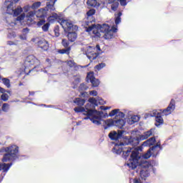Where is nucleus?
Listing matches in <instances>:
<instances>
[{"instance_id":"nucleus-60","label":"nucleus","mask_w":183,"mask_h":183,"mask_svg":"<svg viewBox=\"0 0 183 183\" xmlns=\"http://www.w3.org/2000/svg\"><path fill=\"white\" fill-rule=\"evenodd\" d=\"M31 71H34L33 69H29V72H31Z\"/></svg>"},{"instance_id":"nucleus-45","label":"nucleus","mask_w":183,"mask_h":183,"mask_svg":"<svg viewBox=\"0 0 183 183\" xmlns=\"http://www.w3.org/2000/svg\"><path fill=\"white\" fill-rule=\"evenodd\" d=\"M19 38L22 41H26V34L22 33V34L19 36Z\"/></svg>"},{"instance_id":"nucleus-57","label":"nucleus","mask_w":183,"mask_h":183,"mask_svg":"<svg viewBox=\"0 0 183 183\" xmlns=\"http://www.w3.org/2000/svg\"><path fill=\"white\" fill-rule=\"evenodd\" d=\"M56 19H54V18H51V21H49L50 22V24H54V22H55Z\"/></svg>"},{"instance_id":"nucleus-10","label":"nucleus","mask_w":183,"mask_h":183,"mask_svg":"<svg viewBox=\"0 0 183 183\" xmlns=\"http://www.w3.org/2000/svg\"><path fill=\"white\" fill-rule=\"evenodd\" d=\"M59 24L64 31H78V26L74 25L71 20L60 19Z\"/></svg>"},{"instance_id":"nucleus-34","label":"nucleus","mask_w":183,"mask_h":183,"mask_svg":"<svg viewBox=\"0 0 183 183\" xmlns=\"http://www.w3.org/2000/svg\"><path fill=\"white\" fill-rule=\"evenodd\" d=\"M1 109L4 112H8L9 111V104L6 103L3 104Z\"/></svg>"},{"instance_id":"nucleus-63","label":"nucleus","mask_w":183,"mask_h":183,"mask_svg":"<svg viewBox=\"0 0 183 183\" xmlns=\"http://www.w3.org/2000/svg\"><path fill=\"white\" fill-rule=\"evenodd\" d=\"M1 76H0V81H1Z\"/></svg>"},{"instance_id":"nucleus-27","label":"nucleus","mask_w":183,"mask_h":183,"mask_svg":"<svg viewBox=\"0 0 183 183\" xmlns=\"http://www.w3.org/2000/svg\"><path fill=\"white\" fill-rule=\"evenodd\" d=\"M52 18L54 19H59V15L56 13H51V15L48 17L49 22H52Z\"/></svg>"},{"instance_id":"nucleus-15","label":"nucleus","mask_w":183,"mask_h":183,"mask_svg":"<svg viewBox=\"0 0 183 183\" xmlns=\"http://www.w3.org/2000/svg\"><path fill=\"white\" fill-rule=\"evenodd\" d=\"M162 147H161L160 142H157L156 145L149 149V150H150L152 157H153V158H157V155H159V152L160 151H162Z\"/></svg>"},{"instance_id":"nucleus-61","label":"nucleus","mask_w":183,"mask_h":183,"mask_svg":"<svg viewBox=\"0 0 183 183\" xmlns=\"http://www.w3.org/2000/svg\"><path fill=\"white\" fill-rule=\"evenodd\" d=\"M86 66H84V68H86Z\"/></svg>"},{"instance_id":"nucleus-24","label":"nucleus","mask_w":183,"mask_h":183,"mask_svg":"<svg viewBox=\"0 0 183 183\" xmlns=\"http://www.w3.org/2000/svg\"><path fill=\"white\" fill-rule=\"evenodd\" d=\"M78 35L75 32H69L67 35L69 41L70 42H74L76 40Z\"/></svg>"},{"instance_id":"nucleus-19","label":"nucleus","mask_w":183,"mask_h":183,"mask_svg":"<svg viewBox=\"0 0 183 183\" xmlns=\"http://www.w3.org/2000/svg\"><path fill=\"white\" fill-rule=\"evenodd\" d=\"M139 121V116L138 115H133L131 117H129L127 119V123L129 125H133L135 122H138Z\"/></svg>"},{"instance_id":"nucleus-9","label":"nucleus","mask_w":183,"mask_h":183,"mask_svg":"<svg viewBox=\"0 0 183 183\" xmlns=\"http://www.w3.org/2000/svg\"><path fill=\"white\" fill-rule=\"evenodd\" d=\"M132 149L129 147H126L124 143H117L114 145V147L112 149V152L114 154H117L119 155L122 152H123V157L127 158L131 154Z\"/></svg>"},{"instance_id":"nucleus-55","label":"nucleus","mask_w":183,"mask_h":183,"mask_svg":"<svg viewBox=\"0 0 183 183\" xmlns=\"http://www.w3.org/2000/svg\"><path fill=\"white\" fill-rule=\"evenodd\" d=\"M0 92H1V94H5V90L4 89V88L0 87Z\"/></svg>"},{"instance_id":"nucleus-33","label":"nucleus","mask_w":183,"mask_h":183,"mask_svg":"<svg viewBox=\"0 0 183 183\" xmlns=\"http://www.w3.org/2000/svg\"><path fill=\"white\" fill-rule=\"evenodd\" d=\"M1 101H4V102H6L8 99H9V96L6 93H3L1 96Z\"/></svg>"},{"instance_id":"nucleus-37","label":"nucleus","mask_w":183,"mask_h":183,"mask_svg":"<svg viewBox=\"0 0 183 183\" xmlns=\"http://www.w3.org/2000/svg\"><path fill=\"white\" fill-rule=\"evenodd\" d=\"M15 36H16V34H15L14 31H10L7 35V38L9 39H12L13 38H15Z\"/></svg>"},{"instance_id":"nucleus-35","label":"nucleus","mask_w":183,"mask_h":183,"mask_svg":"<svg viewBox=\"0 0 183 183\" xmlns=\"http://www.w3.org/2000/svg\"><path fill=\"white\" fill-rule=\"evenodd\" d=\"M118 112H119V109H115L114 110H112L109 114V117H114V115L117 116Z\"/></svg>"},{"instance_id":"nucleus-1","label":"nucleus","mask_w":183,"mask_h":183,"mask_svg":"<svg viewBox=\"0 0 183 183\" xmlns=\"http://www.w3.org/2000/svg\"><path fill=\"white\" fill-rule=\"evenodd\" d=\"M151 157H152V154L150 149L143 154L142 157L139 156L138 151H133L132 152L130 159L127 164V167L130 169H135L137 167H139V169H141L140 177L134 179V183L145 182L147 178L149 177V172H151V169H152V165H151V163L147 161V159H149Z\"/></svg>"},{"instance_id":"nucleus-36","label":"nucleus","mask_w":183,"mask_h":183,"mask_svg":"<svg viewBox=\"0 0 183 183\" xmlns=\"http://www.w3.org/2000/svg\"><path fill=\"white\" fill-rule=\"evenodd\" d=\"M151 117H159L161 115V113L158 112V110H153L152 112L150 114Z\"/></svg>"},{"instance_id":"nucleus-28","label":"nucleus","mask_w":183,"mask_h":183,"mask_svg":"<svg viewBox=\"0 0 183 183\" xmlns=\"http://www.w3.org/2000/svg\"><path fill=\"white\" fill-rule=\"evenodd\" d=\"M70 51H71V47H67L66 49H62L59 50V54H66V55H69Z\"/></svg>"},{"instance_id":"nucleus-44","label":"nucleus","mask_w":183,"mask_h":183,"mask_svg":"<svg viewBox=\"0 0 183 183\" xmlns=\"http://www.w3.org/2000/svg\"><path fill=\"white\" fill-rule=\"evenodd\" d=\"M24 19H25V15L21 14V15L19 16L16 19L17 21H19V22H21V21H24Z\"/></svg>"},{"instance_id":"nucleus-11","label":"nucleus","mask_w":183,"mask_h":183,"mask_svg":"<svg viewBox=\"0 0 183 183\" xmlns=\"http://www.w3.org/2000/svg\"><path fill=\"white\" fill-rule=\"evenodd\" d=\"M32 65H39V60L35 57L34 55L28 56L24 61V70L26 71L29 66Z\"/></svg>"},{"instance_id":"nucleus-31","label":"nucleus","mask_w":183,"mask_h":183,"mask_svg":"<svg viewBox=\"0 0 183 183\" xmlns=\"http://www.w3.org/2000/svg\"><path fill=\"white\" fill-rule=\"evenodd\" d=\"M41 1H36L34 3H33V4L31 6V9H38V8H39V6H41Z\"/></svg>"},{"instance_id":"nucleus-46","label":"nucleus","mask_w":183,"mask_h":183,"mask_svg":"<svg viewBox=\"0 0 183 183\" xmlns=\"http://www.w3.org/2000/svg\"><path fill=\"white\" fill-rule=\"evenodd\" d=\"M138 144H139V140H138V139H134L132 145H134V147H137Z\"/></svg>"},{"instance_id":"nucleus-29","label":"nucleus","mask_w":183,"mask_h":183,"mask_svg":"<svg viewBox=\"0 0 183 183\" xmlns=\"http://www.w3.org/2000/svg\"><path fill=\"white\" fill-rule=\"evenodd\" d=\"M121 16H122V12H119L116 15V18H115V24H116V25H118V24H119L121 22Z\"/></svg>"},{"instance_id":"nucleus-12","label":"nucleus","mask_w":183,"mask_h":183,"mask_svg":"<svg viewBox=\"0 0 183 183\" xmlns=\"http://www.w3.org/2000/svg\"><path fill=\"white\" fill-rule=\"evenodd\" d=\"M105 1V4H111L112 11H117L118 9V6H119V3L122 6H127V0H107Z\"/></svg>"},{"instance_id":"nucleus-59","label":"nucleus","mask_w":183,"mask_h":183,"mask_svg":"<svg viewBox=\"0 0 183 183\" xmlns=\"http://www.w3.org/2000/svg\"><path fill=\"white\" fill-rule=\"evenodd\" d=\"M81 122H79L76 123V125H81Z\"/></svg>"},{"instance_id":"nucleus-43","label":"nucleus","mask_w":183,"mask_h":183,"mask_svg":"<svg viewBox=\"0 0 183 183\" xmlns=\"http://www.w3.org/2000/svg\"><path fill=\"white\" fill-rule=\"evenodd\" d=\"M67 65L70 66V68H74V66H75V62L72 60H70L67 62Z\"/></svg>"},{"instance_id":"nucleus-6","label":"nucleus","mask_w":183,"mask_h":183,"mask_svg":"<svg viewBox=\"0 0 183 183\" xmlns=\"http://www.w3.org/2000/svg\"><path fill=\"white\" fill-rule=\"evenodd\" d=\"M97 49L98 51H101V47L99 46V45H97L96 47L91 46L84 47L81 49V51L84 55L87 56L89 61H92L94 59H97V58L98 57V53L97 52Z\"/></svg>"},{"instance_id":"nucleus-58","label":"nucleus","mask_w":183,"mask_h":183,"mask_svg":"<svg viewBox=\"0 0 183 183\" xmlns=\"http://www.w3.org/2000/svg\"><path fill=\"white\" fill-rule=\"evenodd\" d=\"M34 92H29V95H34Z\"/></svg>"},{"instance_id":"nucleus-5","label":"nucleus","mask_w":183,"mask_h":183,"mask_svg":"<svg viewBox=\"0 0 183 183\" xmlns=\"http://www.w3.org/2000/svg\"><path fill=\"white\" fill-rule=\"evenodd\" d=\"M104 112H100V125L103 124L104 129H108L110 127H117V128L122 129L125 125V119H119L117 120L107 119L104 120Z\"/></svg>"},{"instance_id":"nucleus-2","label":"nucleus","mask_w":183,"mask_h":183,"mask_svg":"<svg viewBox=\"0 0 183 183\" xmlns=\"http://www.w3.org/2000/svg\"><path fill=\"white\" fill-rule=\"evenodd\" d=\"M99 104L104 105L105 102L99 97L97 99L90 97L89 103L85 105V108L79 106V107H75L74 110L76 112H82L83 115H86V117L84 119H90L94 125H101V112L95 109V107H98Z\"/></svg>"},{"instance_id":"nucleus-42","label":"nucleus","mask_w":183,"mask_h":183,"mask_svg":"<svg viewBox=\"0 0 183 183\" xmlns=\"http://www.w3.org/2000/svg\"><path fill=\"white\" fill-rule=\"evenodd\" d=\"M42 25H45V19H44L39 20L37 22V26H42Z\"/></svg>"},{"instance_id":"nucleus-25","label":"nucleus","mask_w":183,"mask_h":183,"mask_svg":"<svg viewBox=\"0 0 183 183\" xmlns=\"http://www.w3.org/2000/svg\"><path fill=\"white\" fill-rule=\"evenodd\" d=\"M35 15H36V11H29L26 14L27 21L32 22V18H34V16H35Z\"/></svg>"},{"instance_id":"nucleus-21","label":"nucleus","mask_w":183,"mask_h":183,"mask_svg":"<svg viewBox=\"0 0 183 183\" xmlns=\"http://www.w3.org/2000/svg\"><path fill=\"white\" fill-rule=\"evenodd\" d=\"M155 144V137L149 138L142 144V147H151Z\"/></svg>"},{"instance_id":"nucleus-8","label":"nucleus","mask_w":183,"mask_h":183,"mask_svg":"<svg viewBox=\"0 0 183 183\" xmlns=\"http://www.w3.org/2000/svg\"><path fill=\"white\" fill-rule=\"evenodd\" d=\"M31 9V7L29 4H27L24 6V7L22 9V7L19 6L16 9H14V4L10 3L7 6V9H6V14H9V15H13V16H18L19 14L22 12H29V10Z\"/></svg>"},{"instance_id":"nucleus-18","label":"nucleus","mask_w":183,"mask_h":183,"mask_svg":"<svg viewBox=\"0 0 183 183\" xmlns=\"http://www.w3.org/2000/svg\"><path fill=\"white\" fill-rule=\"evenodd\" d=\"M122 134H124V131H120V133H117V132H112L109 134V137L113 141H118V139L122 137Z\"/></svg>"},{"instance_id":"nucleus-38","label":"nucleus","mask_w":183,"mask_h":183,"mask_svg":"<svg viewBox=\"0 0 183 183\" xmlns=\"http://www.w3.org/2000/svg\"><path fill=\"white\" fill-rule=\"evenodd\" d=\"M61 44L64 48H69V42L66 39H62Z\"/></svg>"},{"instance_id":"nucleus-32","label":"nucleus","mask_w":183,"mask_h":183,"mask_svg":"<svg viewBox=\"0 0 183 183\" xmlns=\"http://www.w3.org/2000/svg\"><path fill=\"white\" fill-rule=\"evenodd\" d=\"M49 26H51V24L46 23L42 26L41 29L44 32H48L49 31Z\"/></svg>"},{"instance_id":"nucleus-23","label":"nucleus","mask_w":183,"mask_h":183,"mask_svg":"<svg viewBox=\"0 0 183 183\" xmlns=\"http://www.w3.org/2000/svg\"><path fill=\"white\" fill-rule=\"evenodd\" d=\"M74 104H76L78 107H83L85 104V99L81 98H76L73 101Z\"/></svg>"},{"instance_id":"nucleus-20","label":"nucleus","mask_w":183,"mask_h":183,"mask_svg":"<svg viewBox=\"0 0 183 183\" xmlns=\"http://www.w3.org/2000/svg\"><path fill=\"white\" fill-rule=\"evenodd\" d=\"M152 134H154V129H151L140 136V140L144 141V139H147V138H149Z\"/></svg>"},{"instance_id":"nucleus-49","label":"nucleus","mask_w":183,"mask_h":183,"mask_svg":"<svg viewBox=\"0 0 183 183\" xmlns=\"http://www.w3.org/2000/svg\"><path fill=\"white\" fill-rule=\"evenodd\" d=\"M100 109L102 111H107V109H111L110 107L101 106Z\"/></svg>"},{"instance_id":"nucleus-51","label":"nucleus","mask_w":183,"mask_h":183,"mask_svg":"<svg viewBox=\"0 0 183 183\" xmlns=\"http://www.w3.org/2000/svg\"><path fill=\"white\" fill-rule=\"evenodd\" d=\"M97 91L93 90L90 92V95H92V97H97Z\"/></svg>"},{"instance_id":"nucleus-64","label":"nucleus","mask_w":183,"mask_h":183,"mask_svg":"<svg viewBox=\"0 0 183 183\" xmlns=\"http://www.w3.org/2000/svg\"><path fill=\"white\" fill-rule=\"evenodd\" d=\"M34 68H36V66H35Z\"/></svg>"},{"instance_id":"nucleus-40","label":"nucleus","mask_w":183,"mask_h":183,"mask_svg":"<svg viewBox=\"0 0 183 183\" xmlns=\"http://www.w3.org/2000/svg\"><path fill=\"white\" fill-rule=\"evenodd\" d=\"M86 15L88 18H91L92 15H95V9H90L87 13Z\"/></svg>"},{"instance_id":"nucleus-13","label":"nucleus","mask_w":183,"mask_h":183,"mask_svg":"<svg viewBox=\"0 0 183 183\" xmlns=\"http://www.w3.org/2000/svg\"><path fill=\"white\" fill-rule=\"evenodd\" d=\"M11 167H12V163H0V182H2L6 172L9 171Z\"/></svg>"},{"instance_id":"nucleus-62","label":"nucleus","mask_w":183,"mask_h":183,"mask_svg":"<svg viewBox=\"0 0 183 183\" xmlns=\"http://www.w3.org/2000/svg\"><path fill=\"white\" fill-rule=\"evenodd\" d=\"M46 61H49V59H46Z\"/></svg>"},{"instance_id":"nucleus-17","label":"nucleus","mask_w":183,"mask_h":183,"mask_svg":"<svg viewBox=\"0 0 183 183\" xmlns=\"http://www.w3.org/2000/svg\"><path fill=\"white\" fill-rule=\"evenodd\" d=\"M175 110V101L171 100L169 106L167 109H164L162 112V115H170V114H172L174 111Z\"/></svg>"},{"instance_id":"nucleus-3","label":"nucleus","mask_w":183,"mask_h":183,"mask_svg":"<svg viewBox=\"0 0 183 183\" xmlns=\"http://www.w3.org/2000/svg\"><path fill=\"white\" fill-rule=\"evenodd\" d=\"M86 32H92L94 34V38H101L102 36V34H104L103 37L104 39H112L115 38V32H117V27H110L109 25L104 24H92L89 26L86 29Z\"/></svg>"},{"instance_id":"nucleus-22","label":"nucleus","mask_w":183,"mask_h":183,"mask_svg":"<svg viewBox=\"0 0 183 183\" xmlns=\"http://www.w3.org/2000/svg\"><path fill=\"white\" fill-rule=\"evenodd\" d=\"M86 4L88 6H92L93 8H98V6H99V2L97 0H87Z\"/></svg>"},{"instance_id":"nucleus-48","label":"nucleus","mask_w":183,"mask_h":183,"mask_svg":"<svg viewBox=\"0 0 183 183\" xmlns=\"http://www.w3.org/2000/svg\"><path fill=\"white\" fill-rule=\"evenodd\" d=\"M117 117H119L120 118H124V117H125V114H124V112H117Z\"/></svg>"},{"instance_id":"nucleus-4","label":"nucleus","mask_w":183,"mask_h":183,"mask_svg":"<svg viewBox=\"0 0 183 183\" xmlns=\"http://www.w3.org/2000/svg\"><path fill=\"white\" fill-rule=\"evenodd\" d=\"M0 152H6L2 158V162H9V161H15L18 159V152L19 147L16 145H11L7 147H4L0 149Z\"/></svg>"},{"instance_id":"nucleus-53","label":"nucleus","mask_w":183,"mask_h":183,"mask_svg":"<svg viewBox=\"0 0 183 183\" xmlns=\"http://www.w3.org/2000/svg\"><path fill=\"white\" fill-rule=\"evenodd\" d=\"M8 24L10 26H15L16 25V23H15V21H11V23L8 22Z\"/></svg>"},{"instance_id":"nucleus-56","label":"nucleus","mask_w":183,"mask_h":183,"mask_svg":"<svg viewBox=\"0 0 183 183\" xmlns=\"http://www.w3.org/2000/svg\"><path fill=\"white\" fill-rule=\"evenodd\" d=\"M8 45H14V41H7Z\"/></svg>"},{"instance_id":"nucleus-14","label":"nucleus","mask_w":183,"mask_h":183,"mask_svg":"<svg viewBox=\"0 0 183 183\" xmlns=\"http://www.w3.org/2000/svg\"><path fill=\"white\" fill-rule=\"evenodd\" d=\"M31 41L37 42L39 48H41L43 51H48V48H49V44L45 39L39 40V38H34L31 39Z\"/></svg>"},{"instance_id":"nucleus-16","label":"nucleus","mask_w":183,"mask_h":183,"mask_svg":"<svg viewBox=\"0 0 183 183\" xmlns=\"http://www.w3.org/2000/svg\"><path fill=\"white\" fill-rule=\"evenodd\" d=\"M86 81L91 82L92 86L95 88L99 85V80L98 79H95L94 76V72H89L87 74Z\"/></svg>"},{"instance_id":"nucleus-50","label":"nucleus","mask_w":183,"mask_h":183,"mask_svg":"<svg viewBox=\"0 0 183 183\" xmlns=\"http://www.w3.org/2000/svg\"><path fill=\"white\" fill-rule=\"evenodd\" d=\"M29 33V29L25 28L22 30V34H25L26 35Z\"/></svg>"},{"instance_id":"nucleus-39","label":"nucleus","mask_w":183,"mask_h":183,"mask_svg":"<svg viewBox=\"0 0 183 183\" xmlns=\"http://www.w3.org/2000/svg\"><path fill=\"white\" fill-rule=\"evenodd\" d=\"M102 68H105V64L104 63H101L95 66V69H97L98 71H100V69H102Z\"/></svg>"},{"instance_id":"nucleus-52","label":"nucleus","mask_w":183,"mask_h":183,"mask_svg":"<svg viewBox=\"0 0 183 183\" xmlns=\"http://www.w3.org/2000/svg\"><path fill=\"white\" fill-rule=\"evenodd\" d=\"M11 1L9 2V4H7V6L10 4H14V2L15 4H16L17 2L19 1V0H11Z\"/></svg>"},{"instance_id":"nucleus-54","label":"nucleus","mask_w":183,"mask_h":183,"mask_svg":"<svg viewBox=\"0 0 183 183\" xmlns=\"http://www.w3.org/2000/svg\"><path fill=\"white\" fill-rule=\"evenodd\" d=\"M51 1V8L54 9V5H55V2H56L57 0H48Z\"/></svg>"},{"instance_id":"nucleus-7","label":"nucleus","mask_w":183,"mask_h":183,"mask_svg":"<svg viewBox=\"0 0 183 183\" xmlns=\"http://www.w3.org/2000/svg\"><path fill=\"white\" fill-rule=\"evenodd\" d=\"M46 1V6L36 11V18H46V16H48L51 12L55 11V4H54V9H52V1L49 0Z\"/></svg>"},{"instance_id":"nucleus-47","label":"nucleus","mask_w":183,"mask_h":183,"mask_svg":"<svg viewBox=\"0 0 183 183\" xmlns=\"http://www.w3.org/2000/svg\"><path fill=\"white\" fill-rule=\"evenodd\" d=\"M54 34L55 36H59V29H58V27H55Z\"/></svg>"},{"instance_id":"nucleus-26","label":"nucleus","mask_w":183,"mask_h":183,"mask_svg":"<svg viewBox=\"0 0 183 183\" xmlns=\"http://www.w3.org/2000/svg\"><path fill=\"white\" fill-rule=\"evenodd\" d=\"M155 120L156 127H160V125H162V124H164V119H162L161 114L159 116H157Z\"/></svg>"},{"instance_id":"nucleus-41","label":"nucleus","mask_w":183,"mask_h":183,"mask_svg":"<svg viewBox=\"0 0 183 183\" xmlns=\"http://www.w3.org/2000/svg\"><path fill=\"white\" fill-rule=\"evenodd\" d=\"M88 88V86H86L85 84H81L79 89L80 91H86V89Z\"/></svg>"},{"instance_id":"nucleus-30","label":"nucleus","mask_w":183,"mask_h":183,"mask_svg":"<svg viewBox=\"0 0 183 183\" xmlns=\"http://www.w3.org/2000/svg\"><path fill=\"white\" fill-rule=\"evenodd\" d=\"M1 81L3 84L6 86L7 88H11V81L9 79L3 78Z\"/></svg>"}]
</instances>
